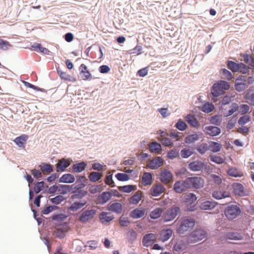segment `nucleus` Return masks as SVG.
<instances>
[{"label": "nucleus", "instance_id": "obj_41", "mask_svg": "<svg viewBox=\"0 0 254 254\" xmlns=\"http://www.w3.org/2000/svg\"><path fill=\"white\" fill-rule=\"evenodd\" d=\"M86 204V201H84L82 202H75L73 203H72L70 206L69 207V210L72 211H75L78 210L79 209L82 208Z\"/></svg>", "mask_w": 254, "mask_h": 254}, {"label": "nucleus", "instance_id": "obj_8", "mask_svg": "<svg viewBox=\"0 0 254 254\" xmlns=\"http://www.w3.org/2000/svg\"><path fill=\"white\" fill-rule=\"evenodd\" d=\"M190 188H194L198 189L202 187L204 185V180L199 177H189L187 178Z\"/></svg>", "mask_w": 254, "mask_h": 254}, {"label": "nucleus", "instance_id": "obj_38", "mask_svg": "<svg viewBox=\"0 0 254 254\" xmlns=\"http://www.w3.org/2000/svg\"><path fill=\"white\" fill-rule=\"evenodd\" d=\"M163 212V209L162 208H157L152 210L149 216L151 218L156 219L159 218Z\"/></svg>", "mask_w": 254, "mask_h": 254}, {"label": "nucleus", "instance_id": "obj_5", "mask_svg": "<svg viewBox=\"0 0 254 254\" xmlns=\"http://www.w3.org/2000/svg\"><path fill=\"white\" fill-rule=\"evenodd\" d=\"M180 212V207L176 206H172L164 213L163 216L164 220L166 222L173 220Z\"/></svg>", "mask_w": 254, "mask_h": 254}, {"label": "nucleus", "instance_id": "obj_52", "mask_svg": "<svg viewBox=\"0 0 254 254\" xmlns=\"http://www.w3.org/2000/svg\"><path fill=\"white\" fill-rule=\"evenodd\" d=\"M221 72L222 73V75L223 76V78L226 79L228 80H231L233 78V76L232 75V74L230 71L226 69H222L221 70Z\"/></svg>", "mask_w": 254, "mask_h": 254}, {"label": "nucleus", "instance_id": "obj_25", "mask_svg": "<svg viewBox=\"0 0 254 254\" xmlns=\"http://www.w3.org/2000/svg\"><path fill=\"white\" fill-rule=\"evenodd\" d=\"M226 239L233 240H243L244 237L243 235L238 232H228L226 235Z\"/></svg>", "mask_w": 254, "mask_h": 254}, {"label": "nucleus", "instance_id": "obj_19", "mask_svg": "<svg viewBox=\"0 0 254 254\" xmlns=\"http://www.w3.org/2000/svg\"><path fill=\"white\" fill-rule=\"evenodd\" d=\"M112 194L109 191H105L99 195L97 198V201L98 204H103L106 203L111 198Z\"/></svg>", "mask_w": 254, "mask_h": 254}, {"label": "nucleus", "instance_id": "obj_37", "mask_svg": "<svg viewBox=\"0 0 254 254\" xmlns=\"http://www.w3.org/2000/svg\"><path fill=\"white\" fill-rule=\"evenodd\" d=\"M57 72L61 79L67 81H72L73 82L76 81V79L70 75L66 73V72L60 70L59 68L57 69Z\"/></svg>", "mask_w": 254, "mask_h": 254}, {"label": "nucleus", "instance_id": "obj_43", "mask_svg": "<svg viewBox=\"0 0 254 254\" xmlns=\"http://www.w3.org/2000/svg\"><path fill=\"white\" fill-rule=\"evenodd\" d=\"M199 139V136L197 134H192L187 136L185 138L186 143L190 144L194 142Z\"/></svg>", "mask_w": 254, "mask_h": 254}, {"label": "nucleus", "instance_id": "obj_17", "mask_svg": "<svg viewBox=\"0 0 254 254\" xmlns=\"http://www.w3.org/2000/svg\"><path fill=\"white\" fill-rule=\"evenodd\" d=\"M217 204V202L211 199L201 202L199 207L202 210H211L214 208Z\"/></svg>", "mask_w": 254, "mask_h": 254}, {"label": "nucleus", "instance_id": "obj_7", "mask_svg": "<svg viewBox=\"0 0 254 254\" xmlns=\"http://www.w3.org/2000/svg\"><path fill=\"white\" fill-rule=\"evenodd\" d=\"M96 213L94 209H86L83 211L79 218V220L82 223H86L91 220Z\"/></svg>", "mask_w": 254, "mask_h": 254}, {"label": "nucleus", "instance_id": "obj_12", "mask_svg": "<svg viewBox=\"0 0 254 254\" xmlns=\"http://www.w3.org/2000/svg\"><path fill=\"white\" fill-rule=\"evenodd\" d=\"M165 189L160 183L152 186L150 190V194L153 196H158L164 192Z\"/></svg>", "mask_w": 254, "mask_h": 254}, {"label": "nucleus", "instance_id": "obj_49", "mask_svg": "<svg viewBox=\"0 0 254 254\" xmlns=\"http://www.w3.org/2000/svg\"><path fill=\"white\" fill-rule=\"evenodd\" d=\"M158 139L162 145L165 146H171L173 144L171 140L167 137V136L164 138H158Z\"/></svg>", "mask_w": 254, "mask_h": 254}, {"label": "nucleus", "instance_id": "obj_44", "mask_svg": "<svg viewBox=\"0 0 254 254\" xmlns=\"http://www.w3.org/2000/svg\"><path fill=\"white\" fill-rule=\"evenodd\" d=\"M196 150L200 154H203L209 150L208 145L206 143H201L197 147Z\"/></svg>", "mask_w": 254, "mask_h": 254}, {"label": "nucleus", "instance_id": "obj_28", "mask_svg": "<svg viewBox=\"0 0 254 254\" xmlns=\"http://www.w3.org/2000/svg\"><path fill=\"white\" fill-rule=\"evenodd\" d=\"M212 196L216 199L230 197V193L227 191L215 190L212 193Z\"/></svg>", "mask_w": 254, "mask_h": 254}, {"label": "nucleus", "instance_id": "obj_50", "mask_svg": "<svg viewBox=\"0 0 254 254\" xmlns=\"http://www.w3.org/2000/svg\"><path fill=\"white\" fill-rule=\"evenodd\" d=\"M40 167L41 170L43 172L50 173L53 171L52 166L50 164L44 163Z\"/></svg>", "mask_w": 254, "mask_h": 254}, {"label": "nucleus", "instance_id": "obj_2", "mask_svg": "<svg viewBox=\"0 0 254 254\" xmlns=\"http://www.w3.org/2000/svg\"><path fill=\"white\" fill-rule=\"evenodd\" d=\"M195 225V221L192 218L185 217L182 219L178 231L180 235H184L190 231Z\"/></svg>", "mask_w": 254, "mask_h": 254}, {"label": "nucleus", "instance_id": "obj_31", "mask_svg": "<svg viewBox=\"0 0 254 254\" xmlns=\"http://www.w3.org/2000/svg\"><path fill=\"white\" fill-rule=\"evenodd\" d=\"M186 121L192 127H197L199 126L197 119L193 115H188L186 117Z\"/></svg>", "mask_w": 254, "mask_h": 254}, {"label": "nucleus", "instance_id": "obj_60", "mask_svg": "<svg viewBox=\"0 0 254 254\" xmlns=\"http://www.w3.org/2000/svg\"><path fill=\"white\" fill-rule=\"evenodd\" d=\"M176 127L179 130L184 131L187 128V125L184 122L180 120L176 124Z\"/></svg>", "mask_w": 254, "mask_h": 254}, {"label": "nucleus", "instance_id": "obj_14", "mask_svg": "<svg viewBox=\"0 0 254 254\" xmlns=\"http://www.w3.org/2000/svg\"><path fill=\"white\" fill-rule=\"evenodd\" d=\"M156 235L154 234L150 233L146 234L143 238L142 244L144 246L149 247L156 241Z\"/></svg>", "mask_w": 254, "mask_h": 254}, {"label": "nucleus", "instance_id": "obj_24", "mask_svg": "<svg viewBox=\"0 0 254 254\" xmlns=\"http://www.w3.org/2000/svg\"><path fill=\"white\" fill-rule=\"evenodd\" d=\"M122 205L119 202L109 203L108 206V209L114 212L120 214L122 211Z\"/></svg>", "mask_w": 254, "mask_h": 254}, {"label": "nucleus", "instance_id": "obj_39", "mask_svg": "<svg viewBox=\"0 0 254 254\" xmlns=\"http://www.w3.org/2000/svg\"><path fill=\"white\" fill-rule=\"evenodd\" d=\"M72 190V186L66 185H60L58 188V192L61 194H66Z\"/></svg>", "mask_w": 254, "mask_h": 254}, {"label": "nucleus", "instance_id": "obj_48", "mask_svg": "<svg viewBox=\"0 0 254 254\" xmlns=\"http://www.w3.org/2000/svg\"><path fill=\"white\" fill-rule=\"evenodd\" d=\"M210 159L211 161L213 162L216 164H220L224 162L225 159L220 156L216 155L210 156Z\"/></svg>", "mask_w": 254, "mask_h": 254}, {"label": "nucleus", "instance_id": "obj_46", "mask_svg": "<svg viewBox=\"0 0 254 254\" xmlns=\"http://www.w3.org/2000/svg\"><path fill=\"white\" fill-rule=\"evenodd\" d=\"M214 106L212 103H205L201 107V110L206 113H209L214 109Z\"/></svg>", "mask_w": 254, "mask_h": 254}, {"label": "nucleus", "instance_id": "obj_34", "mask_svg": "<svg viewBox=\"0 0 254 254\" xmlns=\"http://www.w3.org/2000/svg\"><path fill=\"white\" fill-rule=\"evenodd\" d=\"M152 182V176L150 173H144L142 177V183L144 186L150 185Z\"/></svg>", "mask_w": 254, "mask_h": 254}, {"label": "nucleus", "instance_id": "obj_21", "mask_svg": "<svg viewBox=\"0 0 254 254\" xmlns=\"http://www.w3.org/2000/svg\"><path fill=\"white\" fill-rule=\"evenodd\" d=\"M163 164V159L160 157H156L151 160L148 166L151 169H158Z\"/></svg>", "mask_w": 254, "mask_h": 254}, {"label": "nucleus", "instance_id": "obj_16", "mask_svg": "<svg viewBox=\"0 0 254 254\" xmlns=\"http://www.w3.org/2000/svg\"><path fill=\"white\" fill-rule=\"evenodd\" d=\"M204 167V163L199 160H196L190 162L188 166L189 168L192 171H200Z\"/></svg>", "mask_w": 254, "mask_h": 254}, {"label": "nucleus", "instance_id": "obj_23", "mask_svg": "<svg viewBox=\"0 0 254 254\" xmlns=\"http://www.w3.org/2000/svg\"><path fill=\"white\" fill-rule=\"evenodd\" d=\"M70 164V162L65 159H62L59 161L57 164V171H64L67 168Z\"/></svg>", "mask_w": 254, "mask_h": 254}, {"label": "nucleus", "instance_id": "obj_33", "mask_svg": "<svg viewBox=\"0 0 254 254\" xmlns=\"http://www.w3.org/2000/svg\"><path fill=\"white\" fill-rule=\"evenodd\" d=\"M149 150L152 153L159 154L161 151V145L156 142H151L149 145Z\"/></svg>", "mask_w": 254, "mask_h": 254}, {"label": "nucleus", "instance_id": "obj_6", "mask_svg": "<svg viewBox=\"0 0 254 254\" xmlns=\"http://www.w3.org/2000/svg\"><path fill=\"white\" fill-rule=\"evenodd\" d=\"M241 212L240 208L236 205L228 206L225 210V214L229 219H233Z\"/></svg>", "mask_w": 254, "mask_h": 254}, {"label": "nucleus", "instance_id": "obj_3", "mask_svg": "<svg viewBox=\"0 0 254 254\" xmlns=\"http://www.w3.org/2000/svg\"><path fill=\"white\" fill-rule=\"evenodd\" d=\"M196 199V195L192 193H190L185 195L184 202L188 211H193L196 209V205L194 203Z\"/></svg>", "mask_w": 254, "mask_h": 254}, {"label": "nucleus", "instance_id": "obj_62", "mask_svg": "<svg viewBox=\"0 0 254 254\" xmlns=\"http://www.w3.org/2000/svg\"><path fill=\"white\" fill-rule=\"evenodd\" d=\"M10 46V44L8 41L0 39V49L6 50Z\"/></svg>", "mask_w": 254, "mask_h": 254}, {"label": "nucleus", "instance_id": "obj_57", "mask_svg": "<svg viewBox=\"0 0 254 254\" xmlns=\"http://www.w3.org/2000/svg\"><path fill=\"white\" fill-rule=\"evenodd\" d=\"M54 235L55 237L62 239L65 236V232L62 229H57L54 232Z\"/></svg>", "mask_w": 254, "mask_h": 254}, {"label": "nucleus", "instance_id": "obj_35", "mask_svg": "<svg viewBox=\"0 0 254 254\" xmlns=\"http://www.w3.org/2000/svg\"><path fill=\"white\" fill-rule=\"evenodd\" d=\"M209 150L213 152H218L222 148V145L218 142L210 141L208 145Z\"/></svg>", "mask_w": 254, "mask_h": 254}, {"label": "nucleus", "instance_id": "obj_40", "mask_svg": "<svg viewBox=\"0 0 254 254\" xmlns=\"http://www.w3.org/2000/svg\"><path fill=\"white\" fill-rule=\"evenodd\" d=\"M234 192L235 194L242 196L244 193V187L241 184H237L234 186Z\"/></svg>", "mask_w": 254, "mask_h": 254}, {"label": "nucleus", "instance_id": "obj_20", "mask_svg": "<svg viewBox=\"0 0 254 254\" xmlns=\"http://www.w3.org/2000/svg\"><path fill=\"white\" fill-rule=\"evenodd\" d=\"M99 218L103 224H107L114 219V216L109 212H102Z\"/></svg>", "mask_w": 254, "mask_h": 254}, {"label": "nucleus", "instance_id": "obj_59", "mask_svg": "<svg viewBox=\"0 0 254 254\" xmlns=\"http://www.w3.org/2000/svg\"><path fill=\"white\" fill-rule=\"evenodd\" d=\"M44 182H37L34 186V190L36 193H38L40 192L44 188Z\"/></svg>", "mask_w": 254, "mask_h": 254}, {"label": "nucleus", "instance_id": "obj_56", "mask_svg": "<svg viewBox=\"0 0 254 254\" xmlns=\"http://www.w3.org/2000/svg\"><path fill=\"white\" fill-rule=\"evenodd\" d=\"M245 99L250 105L254 106V93L252 94L247 93L246 94Z\"/></svg>", "mask_w": 254, "mask_h": 254}, {"label": "nucleus", "instance_id": "obj_11", "mask_svg": "<svg viewBox=\"0 0 254 254\" xmlns=\"http://www.w3.org/2000/svg\"><path fill=\"white\" fill-rule=\"evenodd\" d=\"M246 81V76H239L235 80V89L239 92L244 91L247 87Z\"/></svg>", "mask_w": 254, "mask_h": 254}, {"label": "nucleus", "instance_id": "obj_30", "mask_svg": "<svg viewBox=\"0 0 254 254\" xmlns=\"http://www.w3.org/2000/svg\"><path fill=\"white\" fill-rule=\"evenodd\" d=\"M243 61L245 63L248 64L250 69H254V59L248 54H244L242 56Z\"/></svg>", "mask_w": 254, "mask_h": 254}, {"label": "nucleus", "instance_id": "obj_26", "mask_svg": "<svg viewBox=\"0 0 254 254\" xmlns=\"http://www.w3.org/2000/svg\"><path fill=\"white\" fill-rule=\"evenodd\" d=\"M75 181L74 176L71 174H64L59 180V182L64 183H72Z\"/></svg>", "mask_w": 254, "mask_h": 254}, {"label": "nucleus", "instance_id": "obj_36", "mask_svg": "<svg viewBox=\"0 0 254 254\" xmlns=\"http://www.w3.org/2000/svg\"><path fill=\"white\" fill-rule=\"evenodd\" d=\"M228 174L234 177H241L243 176V172L238 170L237 168L231 167L227 171Z\"/></svg>", "mask_w": 254, "mask_h": 254}, {"label": "nucleus", "instance_id": "obj_10", "mask_svg": "<svg viewBox=\"0 0 254 254\" xmlns=\"http://www.w3.org/2000/svg\"><path fill=\"white\" fill-rule=\"evenodd\" d=\"M160 180L165 185H168L172 181L173 175L167 169L161 170L160 174Z\"/></svg>", "mask_w": 254, "mask_h": 254}, {"label": "nucleus", "instance_id": "obj_13", "mask_svg": "<svg viewBox=\"0 0 254 254\" xmlns=\"http://www.w3.org/2000/svg\"><path fill=\"white\" fill-rule=\"evenodd\" d=\"M80 75L81 78L84 80H91L92 79V75L87 69V67L85 64H81L79 68Z\"/></svg>", "mask_w": 254, "mask_h": 254}, {"label": "nucleus", "instance_id": "obj_22", "mask_svg": "<svg viewBox=\"0 0 254 254\" xmlns=\"http://www.w3.org/2000/svg\"><path fill=\"white\" fill-rule=\"evenodd\" d=\"M28 138V136L26 134H22L20 136L16 137L13 141L20 148H24L26 141Z\"/></svg>", "mask_w": 254, "mask_h": 254}, {"label": "nucleus", "instance_id": "obj_63", "mask_svg": "<svg viewBox=\"0 0 254 254\" xmlns=\"http://www.w3.org/2000/svg\"><path fill=\"white\" fill-rule=\"evenodd\" d=\"M64 200V197L62 195H58L54 198H52L50 200L51 201L55 204H59Z\"/></svg>", "mask_w": 254, "mask_h": 254}, {"label": "nucleus", "instance_id": "obj_1", "mask_svg": "<svg viewBox=\"0 0 254 254\" xmlns=\"http://www.w3.org/2000/svg\"><path fill=\"white\" fill-rule=\"evenodd\" d=\"M229 88V83L224 80H220L213 85L211 93L214 97H217L223 94L225 90H228Z\"/></svg>", "mask_w": 254, "mask_h": 254}, {"label": "nucleus", "instance_id": "obj_27", "mask_svg": "<svg viewBox=\"0 0 254 254\" xmlns=\"http://www.w3.org/2000/svg\"><path fill=\"white\" fill-rule=\"evenodd\" d=\"M143 197L142 193L141 191H136L133 195L129 199V202L132 204H137L140 201Z\"/></svg>", "mask_w": 254, "mask_h": 254}, {"label": "nucleus", "instance_id": "obj_54", "mask_svg": "<svg viewBox=\"0 0 254 254\" xmlns=\"http://www.w3.org/2000/svg\"><path fill=\"white\" fill-rule=\"evenodd\" d=\"M239 109V106L236 103H233L231 107V109L228 111L227 113H224V115L226 117H228L232 115Z\"/></svg>", "mask_w": 254, "mask_h": 254}, {"label": "nucleus", "instance_id": "obj_4", "mask_svg": "<svg viewBox=\"0 0 254 254\" xmlns=\"http://www.w3.org/2000/svg\"><path fill=\"white\" fill-rule=\"evenodd\" d=\"M206 235V233L203 230L198 229L194 230L189 235L188 241L190 243L197 242L205 238Z\"/></svg>", "mask_w": 254, "mask_h": 254}, {"label": "nucleus", "instance_id": "obj_18", "mask_svg": "<svg viewBox=\"0 0 254 254\" xmlns=\"http://www.w3.org/2000/svg\"><path fill=\"white\" fill-rule=\"evenodd\" d=\"M146 211L145 208H137L131 211L129 216L133 219L140 218L145 215Z\"/></svg>", "mask_w": 254, "mask_h": 254}, {"label": "nucleus", "instance_id": "obj_61", "mask_svg": "<svg viewBox=\"0 0 254 254\" xmlns=\"http://www.w3.org/2000/svg\"><path fill=\"white\" fill-rule=\"evenodd\" d=\"M210 121L213 125L219 126L221 123V119L218 116H215L211 118Z\"/></svg>", "mask_w": 254, "mask_h": 254}, {"label": "nucleus", "instance_id": "obj_32", "mask_svg": "<svg viewBox=\"0 0 254 254\" xmlns=\"http://www.w3.org/2000/svg\"><path fill=\"white\" fill-rule=\"evenodd\" d=\"M87 164L84 162H81L72 165V170L75 173H80L85 170Z\"/></svg>", "mask_w": 254, "mask_h": 254}, {"label": "nucleus", "instance_id": "obj_53", "mask_svg": "<svg viewBox=\"0 0 254 254\" xmlns=\"http://www.w3.org/2000/svg\"><path fill=\"white\" fill-rule=\"evenodd\" d=\"M86 181H87V179L85 177L80 176L77 182L81 183V184L75 186L74 189L76 190H78L79 189L84 187L85 185V184L86 183Z\"/></svg>", "mask_w": 254, "mask_h": 254}, {"label": "nucleus", "instance_id": "obj_9", "mask_svg": "<svg viewBox=\"0 0 254 254\" xmlns=\"http://www.w3.org/2000/svg\"><path fill=\"white\" fill-rule=\"evenodd\" d=\"M190 188L187 179L185 181H179L174 185V190L177 193H182Z\"/></svg>", "mask_w": 254, "mask_h": 254}, {"label": "nucleus", "instance_id": "obj_29", "mask_svg": "<svg viewBox=\"0 0 254 254\" xmlns=\"http://www.w3.org/2000/svg\"><path fill=\"white\" fill-rule=\"evenodd\" d=\"M173 231L171 229L162 230L160 232V240L165 242L169 240L172 236Z\"/></svg>", "mask_w": 254, "mask_h": 254}, {"label": "nucleus", "instance_id": "obj_58", "mask_svg": "<svg viewBox=\"0 0 254 254\" xmlns=\"http://www.w3.org/2000/svg\"><path fill=\"white\" fill-rule=\"evenodd\" d=\"M116 178L120 181H126L129 180V176L124 173H118L115 176Z\"/></svg>", "mask_w": 254, "mask_h": 254}, {"label": "nucleus", "instance_id": "obj_51", "mask_svg": "<svg viewBox=\"0 0 254 254\" xmlns=\"http://www.w3.org/2000/svg\"><path fill=\"white\" fill-rule=\"evenodd\" d=\"M32 47L35 50H37L38 49H39L41 53H43L45 54L48 55L50 53V51L48 49L42 47L40 44H35V45L32 46Z\"/></svg>", "mask_w": 254, "mask_h": 254}, {"label": "nucleus", "instance_id": "obj_47", "mask_svg": "<svg viewBox=\"0 0 254 254\" xmlns=\"http://www.w3.org/2000/svg\"><path fill=\"white\" fill-rule=\"evenodd\" d=\"M135 186L133 185H127V186H121L119 188V190L125 192H130L132 191L135 190Z\"/></svg>", "mask_w": 254, "mask_h": 254}, {"label": "nucleus", "instance_id": "obj_55", "mask_svg": "<svg viewBox=\"0 0 254 254\" xmlns=\"http://www.w3.org/2000/svg\"><path fill=\"white\" fill-rule=\"evenodd\" d=\"M193 154V152L189 149L185 148L181 150V156L184 158H187Z\"/></svg>", "mask_w": 254, "mask_h": 254}, {"label": "nucleus", "instance_id": "obj_15", "mask_svg": "<svg viewBox=\"0 0 254 254\" xmlns=\"http://www.w3.org/2000/svg\"><path fill=\"white\" fill-rule=\"evenodd\" d=\"M206 134L211 136H215L221 133V129L215 126H207L204 129Z\"/></svg>", "mask_w": 254, "mask_h": 254}, {"label": "nucleus", "instance_id": "obj_45", "mask_svg": "<svg viewBox=\"0 0 254 254\" xmlns=\"http://www.w3.org/2000/svg\"><path fill=\"white\" fill-rule=\"evenodd\" d=\"M239 65L240 64H237L232 61H229L227 64L228 68L233 72H237L239 71Z\"/></svg>", "mask_w": 254, "mask_h": 254}, {"label": "nucleus", "instance_id": "obj_42", "mask_svg": "<svg viewBox=\"0 0 254 254\" xmlns=\"http://www.w3.org/2000/svg\"><path fill=\"white\" fill-rule=\"evenodd\" d=\"M102 177V175L101 173L97 172H93L90 174L88 178L91 182H96L99 181Z\"/></svg>", "mask_w": 254, "mask_h": 254}, {"label": "nucleus", "instance_id": "obj_64", "mask_svg": "<svg viewBox=\"0 0 254 254\" xmlns=\"http://www.w3.org/2000/svg\"><path fill=\"white\" fill-rule=\"evenodd\" d=\"M249 67H248L244 64L241 63H240V65L239 66V71L240 72L245 74L249 72Z\"/></svg>", "mask_w": 254, "mask_h": 254}]
</instances>
